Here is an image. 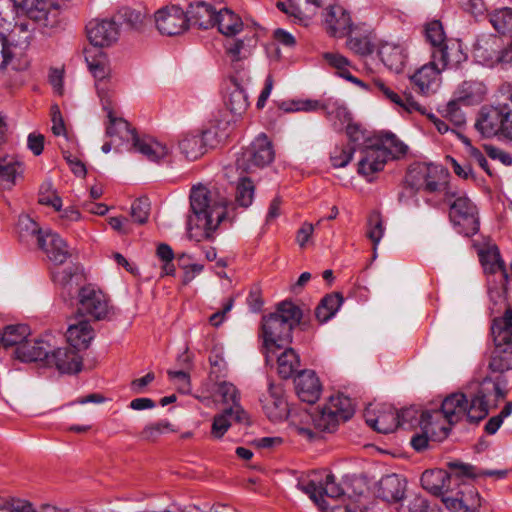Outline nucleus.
I'll use <instances>...</instances> for the list:
<instances>
[{"label": "nucleus", "instance_id": "1", "mask_svg": "<svg viewBox=\"0 0 512 512\" xmlns=\"http://www.w3.org/2000/svg\"><path fill=\"white\" fill-rule=\"evenodd\" d=\"M451 472L443 469L426 470L421 476L422 487L441 501L450 512H477L481 506L476 488L463 477L474 476L475 467L470 464L451 462Z\"/></svg>", "mask_w": 512, "mask_h": 512}, {"label": "nucleus", "instance_id": "2", "mask_svg": "<svg viewBox=\"0 0 512 512\" xmlns=\"http://www.w3.org/2000/svg\"><path fill=\"white\" fill-rule=\"evenodd\" d=\"M488 413L486 389L469 394L456 392L447 396L439 409L424 410L421 427L429 431L431 426L437 424L442 437H447L451 427L464 417L471 423H478Z\"/></svg>", "mask_w": 512, "mask_h": 512}, {"label": "nucleus", "instance_id": "3", "mask_svg": "<svg viewBox=\"0 0 512 512\" xmlns=\"http://www.w3.org/2000/svg\"><path fill=\"white\" fill-rule=\"evenodd\" d=\"M226 204L225 198L204 186L193 187L190 193L188 229H200L205 237H211L226 217Z\"/></svg>", "mask_w": 512, "mask_h": 512}, {"label": "nucleus", "instance_id": "4", "mask_svg": "<svg viewBox=\"0 0 512 512\" xmlns=\"http://www.w3.org/2000/svg\"><path fill=\"white\" fill-rule=\"evenodd\" d=\"M301 319V309L291 301L279 303L275 313L263 317L262 334L267 351L274 353L275 349L291 343L292 331Z\"/></svg>", "mask_w": 512, "mask_h": 512}, {"label": "nucleus", "instance_id": "5", "mask_svg": "<svg viewBox=\"0 0 512 512\" xmlns=\"http://www.w3.org/2000/svg\"><path fill=\"white\" fill-rule=\"evenodd\" d=\"M494 349L488 368L503 374L512 370V308L508 307L502 317L494 318L491 325Z\"/></svg>", "mask_w": 512, "mask_h": 512}, {"label": "nucleus", "instance_id": "6", "mask_svg": "<svg viewBox=\"0 0 512 512\" xmlns=\"http://www.w3.org/2000/svg\"><path fill=\"white\" fill-rule=\"evenodd\" d=\"M352 400L342 394L331 396L321 408L310 413L313 426L320 432L333 433L341 422H346L354 415Z\"/></svg>", "mask_w": 512, "mask_h": 512}, {"label": "nucleus", "instance_id": "7", "mask_svg": "<svg viewBox=\"0 0 512 512\" xmlns=\"http://www.w3.org/2000/svg\"><path fill=\"white\" fill-rule=\"evenodd\" d=\"M449 206V220L457 233L471 237L479 231L477 206L463 192L456 191L455 197L446 200Z\"/></svg>", "mask_w": 512, "mask_h": 512}, {"label": "nucleus", "instance_id": "8", "mask_svg": "<svg viewBox=\"0 0 512 512\" xmlns=\"http://www.w3.org/2000/svg\"><path fill=\"white\" fill-rule=\"evenodd\" d=\"M77 311L80 315L96 321L110 320L114 315L108 296L92 284L84 285L79 289Z\"/></svg>", "mask_w": 512, "mask_h": 512}, {"label": "nucleus", "instance_id": "9", "mask_svg": "<svg viewBox=\"0 0 512 512\" xmlns=\"http://www.w3.org/2000/svg\"><path fill=\"white\" fill-rule=\"evenodd\" d=\"M275 153L272 143L265 134H260L236 159V168L242 173H252L269 165Z\"/></svg>", "mask_w": 512, "mask_h": 512}, {"label": "nucleus", "instance_id": "10", "mask_svg": "<svg viewBox=\"0 0 512 512\" xmlns=\"http://www.w3.org/2000/svg\"><path fill=\"white\" fill-rule=\"evenodd\" d=\"M473 57L478 63L494 67L498 64H511L507 53L510 54L508 44L503 38L494 34H483L476 39L473 45Z\"/></svg>", "mask_w": 512, "mask_h": 512}, {"label": "nucleus", "instance_id": "11", "mask_svg": "<svg viewBox=\"0 0 512 512\" xmlns=\"http://www.w3.org/2000/svg\"><path fill=\"white\" fill-rule=\"evenodd\" d=\"M220 142L218 129L213 127L183 134L178 147L186 159L196 160L203 156L209 148L218 146Z\"/></svg>", "mask_w": 512, "mask_h": 512}, {"label": "nucleus", "instance_id": "12", "mask_svg": "<svg viewBox=\"0 0 512 512\" xmlns=\"http://www.w3.org/2000/svg\"><path fill=\"white\" fill-rule=\"evenodd\" d=\"M11 2L43 27L53 29L59 25V5L53 0H11Z\"/></svg>", "mask_w": 512, "mask_h": 512}, {"label": "nucleus", "instance_id": "13", "mask_svg": "<svg viewBox=\"0 0 512 512\" xmlns=\"http://www.w3.org/2000/svg\"><path fill=\"white\" fill-rule=\"evenodd\" d=\"M51 278L60 291L65 302H72L75 295H78L85 276L79 264L71 263L64 268H57L51 271Z\"/></svg>", "mask_w": 512, "mask_h": 512}, {"label": "nucleus", "instance_id": "14", "mask_svg": "<svg viewBox=\"0 0 512 512\" xmlns=\"http://www.w3.org/2000/svg\"><path fill=\"white\" fill-rule=\"evenodd\" d=\"M476 130L485 138L498 137L512 141V112L490 110L485 117L476 118Z\"/></svg>", "mask_w": 512, "mask_h": 512}, {"label": "nucleus", "instance_id": "15", "mask_svg": "<svg viewBox=\"0 0 512 512\" xmlns=\"http://www.w3.org/2000/svg\"><path fill=\"white\" fill-rule=\"evenodd\" d=\"M155 23L158 31L167 36L179 35L189 27L186 13L178 6L158 10L155 13Z\"/></svg>", "mask_w": 512, "mask_h": 512}, {"label": "nucleus", "instance_id": "16", "mask_svg": "<svg viewBox=\"0 0 512 512\" xmlns=\"http://www.w3.org/2000/svg\"><path fill=\"white\" fill-rule=\"evenodd\" d=\"M387 161V153L379 148L372 139H369V144L361 149L358 173L368 181H372L373 175L382 171Z\"/></svg>", "mask_w": 512, "mask_h": 512}, {"label": "nucleus", "instance_id": "17", "mask_svg": "<svg viewBox=\"0 0 512 512\" xmlns=\"http://www.w3.org/2000/svg\"><path fill=\"white\" fill-rule=\"evenodd\" d=\"M86 31L87 37L93 45L92 48L98 49L112 45L117 41L119 35L114 19L91 20L86 26Z\"/></svg>", "mask_w": 512, "mask_h": 512}, {"label": "nucleus", "instance_id": "18", "mask_svg": "<svg viewBox=\"0 0 512 512\" xmlns=\"http://www.w3.org/2000/svg\"><path fill=\"white\" fill-rule=\"evenodd\" d=\"M84 57L89 71L95 78L97 92L102 97V93L106 90V81L111 73L107 56L101 49L86 48Z\"/></svg>", "mask_w": 512, "mask_h": 512}, {"label": "nucleus", "instance_id": "19", "mask_svg": "<svg viewBox=\"0 0 512 512\" xmlns=\"http://www.w3.org/2000/svg\"><path fill=\"white\" fill-rule=\"evenodd\" d=\"M37 247L54 265L64 264L71 256L67 242L60 237L59 234L50 229L45 230L44 236L39 238Z\"/></svg>", "mask_w": 512, "mask_h": 512}, {"label": "nucleus", "instance_id": "20", "mask_svg": "<svg viewBox=\"0 0 512 512\" xmlns=\"http://www.w3.org/2000/svg\"><path fill=\"white\" fill-rule=\"evenodd\" d=\"M256 34L249 28L242 33L241 38L230 37L225 40L224 48L231 59L233 68L238 70L243 59L251 55L252 49L256 46Z\"/></svg>", "mask_w": 512, "mask_h": 512}, {"label": "nucleus", "instance_id": "21", "mask_svg": "<svg viewBox=\"0 0 512 512\" xmlns=\"http://www.w3.org/2000/svg\"><path fill=\"white\" fill-rule=\"evenodd\" d=\"M47 366H54L60 373L76 374L82 370V357L74 349L65 346L49 350Z\"/></svg>", "mask_w": 512, "mask_h": 512}, {"label": "nucleus", "instance_id": "22", "mask_svg": "<svg viewBox=\"0 0 512 512\" xmlns=\"http://www.w3.org/2000/svg\"><path fill=\"white\" fill-rule=\"evenodd\" d=\"M482 262L485 271H488L492 274L500 272L502 282L501 288H489L490 299L496 303L507 292L506 285L509 279V275L506 270L505 263L502 260L497 248L488 251L486 255H482Z\"/></svg>", "mask_w": 512, "mask_h": 512}, {"label": "nucleus", "instance_id": "23", "mask_svg": "<svg viewBox=\"0 0 512 512\" xmlns=\"http://www.w3.org/2000/svg\"><path fill=\"white\" fill-rule=\"evenodd\" d=\"M294 384L301 401L313 404L319 399L322 385L313 370L300 371L294 379Z\"/></svg>", "mask_w": 512, "mask_h": 512}, {"label": "nucleus", "instance_id": "24", "mask_svg": "<svg viewBox=\"0 0 512 512\" xmlns=\"http://www.w3.org/2000/svg\"><path fill=\"white\" fill-rule=\"evenodd\" d=\"M406 485V480L397 474L385 475L377 483L375 494L386 502L398 503L404 498Z\"/></svg>", "mask_w": 512, "mask_h": 512}, {"label": "nucleus", "instance_id": "25", "mask_svg": "<svg viewBox=\"0 0 512 512\" xmlns=\"http://www.w3.org/2000/svg\"><path fill=\"white\" fill-rule=\"evenodd\" d=\"M366 423L379 433L388 434L399 427L397 410L388 404L382 405L377 410V415H370V408L365 413Z\"/></svg>", "mask_w": 512, "mask_h": 512}, {"label": "nucleus", "instance_id": "26", "mask_svg": "<svg viewBox=\"0 0 512 512\" xmlns=\"http://www.w3.org/2000/svg\"><path fill=\"white\" fill-rule=\"evenodd\" d=\"M442 71L437 60L431 58L430 62L424 64L411 76V81L419 92L427 94L438 87Z\"/></svg>", "mask_w": 512, "mask_h": 512}, {"label": "nucleus", "instance_id": "27", "mask_svg": "<svg viewBox=\"0 0 512 512\" xmlns=\"http://www.w3.org/2000/svg\"><path fill=\"white\" fill-rule=\"evenodd\" d=\"M263 408L270 420L283 421L289 416V405L280 385L270 384Z\"/></svg>", "mask_w": 512, "mask_h": 512}, {"label": "nucleus", "instance_id": "28", "mask_svg": "<svg viewBox=\"0 0 512 512\" xmlns=\"http://www.w3.org/2000/svg\"><path fill=\"white\" fill-rule=\"evenodd\" d=\"M24 163L16 155L0 156V189L10 190L23 178Z\"/></svg>", "mask_w": 512, "mask_h": 512}, {"label": "nucleus", "instance_id": "29", "mask_svg": "<svg viewBox=\"0 0 512 512\" xmlns=\"http://www.w3.org/2000/svg\"><path fill=\"white\" fill-rule=\"evenodd\" d=\"M132 147L142 154L148 161L160 163L169 155L166 145L151 136L133 135Z\"/></svg>", "mask_w": 512, "mask_h": 512}, {"label": "nucleus", "instance_id": "30", "mask_svg": "<svg viewBox=\"0 0 512 512\" xmlns=\"http://www.w3.org/2000/svg\"><path fill=\"white\" fill-rule=\"evenodd\" d=\"M231 420L238 423H248V415L242 406L236 408H225L221 413L216 414L213 418L211 435L220 439L231 426Z\"/></svg>", "mask_w": 512, "mask_h": 512}, {"label": "nucleus", "instance_id": "31", "mask_svg": "<svg viewBox=\"0 0 512 512\" xmlns=\"http://www.w3.org/2000/svg\"><path fill=\"white\" fill-rule=\"evenodd\" d=\"M50 345L43 340H26L15 348L13 356L21 362L45 361L49 357Z\"/></svg>", "mask_w": 512, "mask_h": 512}, {"label": "nucleus", "instance_id": "32", "mask_svg": "<svg viewBox=\"0 0 512 512\" xmlns=\"http://www.w3.org/2000/svg\"><path fill=\"white\" fill-rule=\"evenodd\" d=\"M431 58L436 59L442 70H445L458 67L466 61L467 55L462 51L459 42H448L446 45L432 50Z\"/></svg>", "mask_w": 512, "mask_h": 512}, {"label": "nucleus", "instance_id": "33", "mask_svg": "<svg viewBox=\"0 0 512 512\" xmlns=\"http://www.w3.org/2000/svg\"><path fill=\"white\" fill-rule=\"evenodd\" d=\"M424 192L432 194V197L425 199V202L434 208L441 207L446 200L455 197L456 189H453L448 181V177H438L434 181L426 183Z\"/></svg>", "mask_w": 512, "mask_h": 512}, {"label": "nucleus", "instance_id": "34", "mask_svg": "<svg viewBox=\"0 0 512 512\" xmlns=\"http://www.w3.org/2000/svg\"><path fill=\"white\" fill-rule=\"evenodd\" d=\"M189 24L197 26L200 29H208L215 26L217 11L206 2L191 3L187 12Z\"/></svg>", "mask_w": 512, "mask_h": 512}, {"label": "nucleus", "instance_id": "35", "mask_svg": "<svg viewBox=\"0 0 512 512\" xmlns=\"http://www.w3.org/2000/svg\"><path fill=\"white\" fill-rule=\"evenodd\" d=\"M319 109L323 110L327 120L337 132L344 130V127L351 121V113L338 101L327 99L319 101Z\"/></svg>", "mask_w": 512, "mask_h": 512}, {"label": "nucleus", "instance_id": "36", "mask_svg": "<svg viewBox=\"0 0 512 512\" xmlns=\"http://www.w3.org/2000/svg\"><path fill=\"white\" fill-rule=\"evenodd\" d=\"M66 337L68 347L79 353L80 350L88 348L94 338V330L88 321L82 320L68 327Z\"/></svg>", "mask_w": 512, "mask_h": 512}, {"label": "nucleus", "instance_id": "37", "mask_svg": "<svg viewBox=\"0 0 512 512\" xmlns=\"http://www.w3.org/2000/svg\"><path fill=\"white\" fill-rule=\"evenodd\" d=\"M378 55L382 63L391 71L400 73L406 63L404 48L398 44L385 42L380 45Z\"/></svg>", "mask_w": 512, "mask_h": 512}, {"label": "nucleus", "instance_id": "38", "mask_svg": "<svg viewBox=\"0 0 512 512\" xmlns=\"http://www.w3.org/2000/svg\"><path fill=\"white\" fill-rule=\"evenodd\" d=\"M104 110L107 111L108 124L106 126V136L115 140L119 139L120 144L122 141L133 142V135H137L136 131L131 128L130 124L121 117H116L112 109L107 105H103Z\"/></svg>", "mask_w": 512, "mask_h": 512}, {"label": "nucleus", "instance_id": "39", "mask_svg": "<svg viewBox=\"0 0 512 512\" xmlns=\"http://www.w3.org/2000/svg\"><path fill=\"white\" fill-rule=\"evenodd\" d=\"M16 229L18 240L27 247H37L39 238L45 234V230H42L29 215L19 216Z\"/></svg>", "mask_w": 512, "mask_h": 512}, {"label": "nucleus", "instance_id": "40", "mask_svg": "<svg viewBox=\"0 0 512 512\" xmlns=\"http://www.w3.org/2000/svg\"><path fill=\"white\" fill-rule=\"evenodd\" d=\"M320 483L321 477L319 473L311 472L307 476L298 479L297 488L307 494L323 512H327L331 504L322 498Z\"/></svg>", "mask_w": 512, "mask_h": 512}, {"label": "nucleus", "instance_id": "41", "mask_svg": "<svg viewBox=\"0 0 512 512\" xmlns=\"http://www.w3.org/2000/svg\"><path fill=\"white\" fill-rule=\"evenodd\" d=\"M215 25H217L219 32L222 33L226 39L235 37L246 30L244 29L242 19L228 8L220 9L217 12Z\"/></svg>", "mask_w": 512, "mask_h": 512}, {"label": "nucleus", "instance_id": "42", "mask_svg": "<svg viewBox=\"0 0 512 512\" xmlns=\"http://www.w3.org/2000/svg\"><path fill=\"white\" fill-rule=\"evenodd\" d=\"M325 21L329 26L331 33L335 37H344L351 33L352 21L350 15L340 6L328 7Z\"/></svg>", "mask_w": 512, "mask_h": 512}, {"label": "nucleus", "instance_id": "43", "mask_svg": "<svg viewBox=\"0 0 512 512\" xmlns=\"http://www.w3.org/2000/svg\"><path fill=\"white\" fill-rule=\"evenodd\" d=\"M374 89L381 93L390 102L399 107L404 108L408 112L418 111L421 114H426V108L422 107L419 103L412 100L410 97H403L388 87L382 80L377 79L373 82Z\"/></svg>", "mask_w": 512, "mask_h": 512}, {"label": "nucleus", "instance_id": "44", "mask_svg": "<svg viewBox=\"0 0 512 512\" xmlns=\"http://www.w3.org/2000/svg\"><path fill=\"white\" fill-rule=\"evenodd\" d=\"M375 144L387 153V159L404 156L408 147L392 132L381 131L372 139Z\"/></svg>", "mask_w": 512, "mask_h": 512}, {"label": "nucleus", "instance_id": "45", "mask_svg": "<svg viewBox=\"0 0 512 512\" xmlns=\"http://www.w3.org/2000/svg\"><path fill=\"white\" fill-rule=\"evenodd\" d=\"M226 105L229 110L236 115H241L249 107L248 95L235 76L230 78Z\"/></svg>", "mask_w": 512, "mask_h": 512}, {"label": "nucleus", "instance_id": "46", "mask_svg": "<svg viewBox=\"0 0 512 512\" xmlns=\"http://www.w3.org/2000/svg\"><path fill=\"white\" fill-rule=\"evenodd\" d=\"M492 109L501 113L512 112V85L510 83H503L499 86L494 104L481 107L477 118L485 117Z\"/></svg>", "mask_w": 512, "mask_h": 512}, {"label": "nucleus", "instance_id": "47", "mask_svg": "<svg viewBox=\"0 0 512 512\" xmlns=\"http://www.w3.org/2000/svg\"><path fill=\"white\" fill-rule=\"evenodd\" d=\"M344 298L340 292H332L325 295L315 309V316L320 323L329 321L336 315Z\"/></svg>", "mask_w": 512, "mask_h": 512}, {"label": "nucleus", "instance_id": "48", "mask_svg": "<svg viewBox=\"0 0 512 512\" xmlns=\"http://www.w3.org/2000/svg\"><path fill=\"white\" fill-rule=\"evenodd\" d=\"M323 58L332 68H334L336 70V73L340 77H342L360 87H365V84L363 81L354 77L351 74V72H350L351 63L346 57H344L343 55H341L339 53L326 52L323 54Z\"/></svg>", "mask_w": 512, "mask_h": 512}, {"label": "nucleus", "instance_id": "49", "mask_svg": "<svg viewBox=\"0 0 512 512\" xmlns=\"http://www.w3.org/2000/svg\"><path fill=\"white\" fill-rule=\"evenodd\" d=\"M29 335L30 328L25 324L8 325L1 331L2 347L4 349L18 348Z\"/></svg>", "mask_w": 512, "mask_h": 512}, {"label": "nucleus", "instance_id": "50", "mask_svg": "<svg viewBox=\"0 0 512 512\" xmlns=\"http://www.w3.org/2000/svg\"><path fill=\"white\" fill-rule=\"evenodd\" d=\"M118 22L126 24L130 29L135 31L144 30L148 17L145 11L133 9L130 7H122L115 15Z\"/></svg>", "mask_w": 512, "mask_h": 512}, {"label": "nucleus", "instance_id": "51", "mask_svg": "<svg viewBox=\"0 0 512 512\" xmlns=\"http://www.w3.org/2000/svg\"><path fill=\"white\" fill-rule=\"evenodd\" d=\"M300 365L299 355L292 348H286L277 356V372L283 379H289L294 375Z\"/></svg>", "mask_w": 512, "mask_h": 512}, {"label": "nucleus", "instance_id": "52", "mask_svg": "<svg viewBox=\"0 0 512 512\" xmlns=\"http://www.w3.org/2000/svg\"><path fill=\"white\" fill-rule=\"evenodd\" d=\"M488 17L493 28L500 34L512 32V8L496 9Z\"/></svg>", "mask_w": 512, "mask_h": 512}, {"label": "nucleus", "instance_id": "53", "mask_svg": "<svg viewBox=\"0 0 512 512\" xmlns=\"http://www.w3.org/2000/svg\"><path fill=\"white\" fill-rule=\"evenodd\" d=\"M427 171V164H416L407 171L405 183L409 187L411 196H415L417 191L423 190Z\"/></svg>", "mask_w": 512, "mask_h": 512}, {"label": "nucleus", "instance_id": "54", "mask_svg": "<svg viewBox=\"0 0 512 512\" xmlns=\"http://www.w3.org/2000/svg\"><path fill=\"white\" fill-rule=\"evenodd\" d=\"M461 102L466 104L471 103L470 95L466 94L465 96H459L457 99L449 101L444 110V116L457 127L462 126L466 122L465 114L460 108Z\"/></svg>", "mask_w": 512, "mask_h": 512}, {"label": "nucleus", "instance_id": "55", "mask_svg": "<svg viewBox=\"0 0 512 512\" xmlns=\"http://www.w3.org/2000/svg\"><path fill=\"white\" fill-rule=\"evenodd\" d=\"M502 384L504 387L506 386V380L502 377H498L496 381H493L490 377H485L476 391H481L483 388L487 390V405L489 406V398L492 395H494L496 402L507 396V390L501 386Z\"/></svg>", "mask_w": 512, "mask_h": 512}, {"label": "nucleus", "instance_id": "56", "mask_svg": "<svg viewBox=\"0 0 512 512\" xmlns=\"http://www.w3.org/2000/svg\"><path fill=\"white\" fill-rule=\"evenodd\" d=\"M255 187L249 178L242 177L236 188L235 200L243 208L249 207L254 198Z\"/></svg>", "mask_w": 512, "mask_h": 512}, {"label": "nucleus", "instance_id": "57", "mask_svg": "<svg viewBox=\"0 0 512 512\" xmlns=\"http://www.w3.org/2000/svg\"><path fill=\"white\" fill-rule=\"evenodd\" d=\"M279 108L286 113L291 112H311L319 110V100H311V99H297V100H287L279 103Z\"/></svg>", "mask_w": 512, "mask_h": 512}, {"label": "nucleus", "instance_id": "58", "mask_svg": "<svg viewBox=\"0 0 512 512\" xmlns=\"http://www.w3.org/2000/svg\"><path fill=\"white\" fill-rule=\"evenodd\" d=\"M347 47L360 56L370 55L374 51V44L368 35H350Z\"/></svg>", "mask_w": 512, "mask_h": 512}, {"label": "nucleus", "instance_id": "59", "mask_svg": "<svg viewBox=\"0 0 512 512\" xmlns=\"http://www.w3.org/2000/svg\"><path fill=\"white\" fill-rule=\"evenodd\" d=\"M16 45L5 32L0 31V71L5 70L16 56Z\"/></svg>", "mask_w": 512, "mask_h": 512}, {"label": "nucleus", "instance_id": "60", "mask_svg": "<svg viewBox=\"0 0 512 512\" xmlns=\"http://www.w3.org/2000/svg\"><path fill=\"white\" fill-rule=\"evenodd\" d=\"M426 40L432 45V50L438 49L448 42L445 40V34L441 23L437 20L428 23L425 27Z\"/></svg>", "mask_w": 512, "mask_h": 512}, {"label": "nucleus", "instance_id": "61", "mask_svg": "<svg viewBox=\"0 0 512 512\" xmlns=\"http://www.w3.org/2000/svg\"><path fill=\"white\" fill-rule=\"evenodd\" d=\"M384 226L381 215L378 212H373L368 218L367 237L372 241L373 248L376 250L377 245L384 235Z\"/></svg>", "mask_w": 512, "mask_h": 512}, {"label": "nucleus", "instance_id": "62", "mask_svg": "<svg viewBox=\"0 0 512 512\" xmlns=\"http://www.w3.org/2000/svg\"><path fill=\"white\" fill-rule=\"evenodd\" d=\"M38 202L42 205L52 206L57 211L62 206V200L53 189L50 181H46L40 186Z\"/></svg>", "mask_w": 512, "mask_h": 512}, {"label": "nucleus", "instance_id": "63", "mask_svg": "<svg viewBox=\"0 0 512 512\" xmlns=\"http://www.w3.org/2000/svg\"><path fill=\"white\" fill-rule=\"evenodd\" d=\"M423 412L424 411L420 412V410L415 406L397 411V416L399 417V427L412 428L417 425L421 427Z\"/></svg>", "mask_w": 512, "mask_h": 512}, {"label": "nucleus", "instance_id": "64", "mask_svg": "<svg viewBox=\"0 0 512 512\" xmlns=\"http://www.w3.org/2000/svg\"><path fill=\"white\" fill-rule=\"evenodd\" d=\"M217 393L221 396L223 403L230 405L228 408L241 406L239 391L232 383L226 381L219 383Z\"/></svg>", "mask_w": 512, "mask_h": 512}]
</instances>
